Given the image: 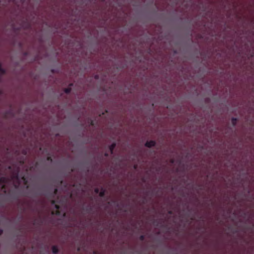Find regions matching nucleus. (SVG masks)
<instances>
[{"mask_svg": "<svg viewBox=\"0 0 254 254\" xmlns=\"http://www.w3.org/2000/svg\"><path fill=\"white\" fill-rule=\"evenodd\" d=\"M105 190L104 188H102L101 191L99 192V196L101 197H104L105 195Z\"/></svg>", "mask_w": 254, "mask_h": 254, "instance_id": "6e6552de", "label": "nucleus"}, {"mask_svg": "<svg viewBox=\"0 0 254 254\" xmlns=\"http://www.w3.org/2000/svg\"><path fill=\"white\" fill-rule=\"evenodd\" d=\"M7 182V179L5 177H0V188L4 189L5 184Z\"/></svg>", "mask_w": 254, "mask_h": 254, "instance_id": "7ed1b4c3", "label": "nucleus"}, {"mask_svg": "<svg viewBox=\"0 0 254 254\" xmlns=\"http://www.w3.org/2000/svg\"><path fill=\"white\" fill-rule=\"evenodd\" d=\"M0 72L1 73V74H5V72H6V71L4 69H3L2 67H1V63H0Z\"/></svg>", "mask_w": 254, "mask_h": 254, "instance_id": "9b49d317", "label": "nucleus"}, {"mask_svg": "<svg viewBox=\"0 0 254 254\" xmlns=\"http://www.w3.org/2000/svg\"><path fill=\"white\" fill-rule=\"evenodd\" d=\"M73 171V170L72 169H71V170H70V172H69V173H71Z\"/></svg>", "mask_w": 254, "mask_h": 254, "instance_id": "4be33fe9", "label": "nucleus"}, {"mask_svg": "<svg viewBox=\"0 0 254 254\" xmlns=\"http://www.w3.org/2000/svg\"><path fill=\"white\" fill-rule=\"evenodd\" d=\"M52 204L55 205V208H56V210H54L52 211V214H56V215L60 216L61 215V212L59 210L60 209V205L56 204V200H51Z\"/></svg>", "mask_w": 254, "mask_h": 254, "instance_id": "f03ea898", "label": "nucleus"}, {"mask_svg": "<svg viewBox=\"0 0 254 254\" xmlns=\"http://www.w3.org/2000/svg\"><path fill=\"white\" fill-rule=\"evenodd\" d=\"M89 122L90 123V125L92 126H94V121L92 120L91 119H90L89 121Z\"/></svg>", "mask_w": 254, "mask_h": 254, "instance_id": "4468645a", "label": "nucleus"}, {"mask_svg": "<svg viewBox=\"0 0 254 254\" xmlns=\"http://www.w3.org/2000/svg\"><path fill=\"white\" fill-rule=\"evenodd\" d=\"M2 74H1L0 72V78L1 77V76Z\"/></svg>", "mask_w": 254, "mask_h": 254, "instance_id": "393cba45", "label": "nucleus"}, {"mask_svg": "<svg viewBox=\"0 0 254 254\" xmlns=\"http://www.w3.org/2000/svg\"><path fill=\"white\" fill-rule=\"evenodd\" d=\"M156 143V141L154 140L147 141L145 143V146L148 148H151L152 147L155 146Z\"/></svg>", "mask_w": 254, "mask_h": 254, "instance_id": "20e7f679", "label": "nucleus"}, {"mask_svg": "<svg viewBox=\"0 0 254 254\" xmlns=\"http://www.w3.org/2000/svg\"><path fill=\"white\" fill-rule=\"evenodd\" d=\"M144 239H145V236H144V235H142L140 236V237H139V240H140V241H144Z\"/></svg>", "mask_w": 254, "mask_h": 254, "instance_id": "ddd939ff", "label": "nucleus"}, {"mask_svg": "<svg viewBox=\"0 0 254 254\" xmlns=\"http://www.w3.org/2000/svg\"><path fill=\"white\" fill-rule=\"evenodd\" d=\"M116 146V143L113 142L111 145H110L109 147L110 153L111 154H113V151Z\"/></svg>", "mask_w": 254, "mask_h": 254, "instance_id": "39448f33", "label": "nucleus"}, {"mask_svg": "<svg viewBox=\"0 0 254 254\" xmlns=\"http://www.w3.org/2000/svg\"><path fill=\"white\" fill-rule=\"evenodd\" d=\"M63 181H61L60 183H61V184H62Z\"/></svg>", "mask_w": 254, "mask_h": 254, "instance_id": "b1692460", "label": "nucleus"}, {"mask_svg": "<svg viewBox=\"0 0 254 254\" xmlns=\"http://www.w3.org/2000/svg\"><path fill=\"white\" fill-rule=\"evenodd\" d=\"M237 122V119L236 118L233 117L231 119V123H232V126L233 127H235L236 125Z\"/></svg>", "mask_w": 254, "mask_h": 254, "instance_id": "9d476101", "label": "nucleus"}, {"mask_svg": "<svg viewBox=\"0 0 254 254\" xmlns=\"http://www.w3.org/2000/svg\"><path fill=\"white\" fill-rule=\"evenodd\" d=\"M94 191L96 193H99V189L98 188H95L94 190Z\"/></svg>", "mask_w": 254, "mask_h": 254, "instance_id": "dca6fc26", "label": "nucleus"}, {"mask_svg": "<svg viewBox=\"0 0 254 254\" xmlns=\"http://www.w3.org/2000/svg\"><path fill=\"white\" fill-rule=\"evenodd\" d=\"M171 163L173 164L175 162V160L174 159H171L170 160Z\"/></svg>", "mask_w": 254, "mask_h": 254, "instance_id": "a211bd4d", "label": "nucleus"}, {"mask_svg": "<svg viewBox=\"0 0 254 254\" xmlns=\"http://www.w3.org/2000/svg\"><path fill=\"white\" fill-rule=\"evenodd\" d=\"M97 77H98V76H97V75H96L95 78H97Z\"/></svg>", "mask_w": 254, "mask_h": 254, "instance_id": "c756f323", "label": "nucleus"}, {"mask_svg": "<svg viewBox=\"0 0 254 254\" xmlns=\"http://www.w3.org/2000/svg\"><path fill=\"white\" fill-rule=\"evenodd\" d=\"M23 153H24V154H26V151H24V152H23Z\"/></svg>", "mask_w": 254, "mask_h": 254, "instance_id": "a878e982", "label": "nucleus"}, {"mask_svg": "<svg viewBox=\"0 0 254 254\" xmlns=\"http://www.w3.org/2000/svg\"><path fill=\"white\" fill-rule=\"evenodd\" d=\"M105 112L107 113V110H105Z\"/></svg>", "mask_w": 254, "mask_h": 254, "instance_id": "7c9ffc66", "label": "nucleus"}, {"mask_svg": "<svg viewBox=\"0 0 254 254\" xmlns=\"http://www.w3.org/2000/svg\"><path fill=\"white\" fill-rule=\"evenodd\" d=\"M10 112H11L10 111H8V112H7V113H10Z\"/></svg>", "mask_w": 254, "mask_h": 254, "instance_id": "cd10ccee", "label": "nucleus"}, {"mask_svg": "<svg viewBox=\"0 0 254 254\" xmlns=\"http://www.w3.org/2000/svg\"><path fill=\"white\" fill-rule=\"evenodd\" d=\"M73 85L72 83L69 84L70 87L66 88L64 89V92L66 94H69L71 91V86Z\"/></svg>", "mask_w": 254, "mask_h": 254, "instance_id": "423d86ee", "label": "nucleus"}, {"mask_svg": "<svg viewBox=\"0 0 254 254\" xmlns=\"http://www.w3.org/2000/svg\"><path fill=\"white\" fill-rule=\"evenodd\" d=\"M77 251H80V248H78Z\"/></svg>", "mask_w": 254, "mask_h": 254, "instance_id": "bb28decb", "label": "nucleus"}, {"mask_svg": "<svg viewBox=\"0 0 254 254\" xmlns=\"http://www.w3.org/2000/svg\"><path fill=\"white\" fill-rule=\"evenodd\" d=\"M22 180L24 182L25 184H26L27 183V181L26 180V179H25V177L23 176L22 177Z\"/></svg>", "mask_w": 254, "mask_h": 254, "instance_id": "2eb2a0df", "label": "nucleus"}, {"mask_svg": "<svg viewBox=\"0 0 254 254\" xmlns=\"http://www.w3.org/2000/svg\"><path fill=\"white\" fill-rule=\"evenodd\" d=\"M52 252L54 254H57L59 252V249L57 246H53L52 248Z\"/></svg>", "mask_w": 254, "mask_h": 254, "instance_id": "0eeeda50", "label": "nucleus"}, {"mask_svg": "<svg viewBox=\"0 0 254 254\" xmlns=\"http://www.w3.org/2000/svg\"><path fill=\"white\" fill-rule=\"evenodd\" d=\"M47 160L52 162V159L51 157H47Z\"/></svg>", "mask_w": 254, "mask_h": 254, "instance_id": "f3484780", "label": "nucleus"}, {"mask_svg": "<svg viewBox=\"0 0 254 254\" xmlns=\"http://www.w3.org/2000/svg\"><path fill=\"white\" fill-rule=\"evenodd\" d=\"M133 167H134V169H136L137 167V165H136V164L134 165Z\"/></svg>", "mask_w": 254, "mask_h": 254, "instance_id": "412c9836", "label": "nucleus"}, {"mask_svg": "<svg viewBox=\"0 0 254 254\" xmlns=\"http://www.w3.org/2000/svg\"><path fill=\"white\" fill-rule=\"evenodd\" d=\"M57 193H58V189L57 188H55L54 189L53 193L52 194V196L54 197L55 195H56L57 194Z\"/></svg>", "mask_w": 254, "mask_h": 254, "instance_id": "f8f14e48", "label": "nucleus"}, {"mask_svg": "<svg viewBox=\"0 0 254 254\" xmlns=\"http://www.w3.org/2000/svg\"><path fill=\"white\" fill-rule=\"evenodd\" d=\"M172 211H169V214H172Z\"/></svg>", "mask_w": 254, "mask_h": 254, "instance_id": "5701e85b", "label": "nucleus"}, {"mask_svg": "<svg viewBox=\"0 0 254 254\" xmlns=\"http://www.w3.org/2000/svg\"><path fill=\"white\" fill-rule=\"evenodd\" d=\"M3 232V230L1 229H0V236H1Z\"/></svg>", "mask_w": 254, "mask_h": 254, "instance_id": "6ab92c4d", "label": "nucleus"}, {"mask_svg": "<svg viewBox=\"0 0 254 254\" xmlns=\"http://www.w3.org/2000/svg\"><path fill=\"white\" fill-rule=\"evenodd\" d=\"M8 169L12 172V179L19 181V173L20 171V169L19 167L16 166V165L9 166L8 167ZM19 182L18 183V185H15V188H17L18 185H19Z\"/></svg>", "mask_w": 254, "mask_h": 254, "instance_id": "f257e3e1", "label": "nucleus"}, {"mask_svg": "<svg viewBox=\"0 0 254 254\" xmlns=\"http://www.w3.org/2000/svg\"><path fill=\"white\" fill-rule=\"evenodd\" d=\"M84 210H85L87 212L90 213L92 211L93 207L91 206H87L85 208H84Z\"/></svg>", "mask_w": 254, "mask_h": 254, "instance_id": "1a4fd4ad", "label": "nucleus"}, {"mask_svg": "<svg viewBox=\"0 0 254 254\" xmlns=\"http://www.w3.org/2000/svg\"><path fill=\"white\" fill-rule=\"evenodd\" d=\"M104 156L105 157H108L109 156V154L108 153L106 152V153H104Z\"/></svg>", "mask_w": 254, "mask_h": 254, "instance_id": "aec40b11", "label": "nucleus"}, {"mask_svg": "<svg viewBox=\"0 0 254 254\" xmlns=\"http://www.w3.org/2000/svg\"><path fill=\"white\" fill-rule=\"evenodd\" d=\"M143 203H145V201L143 200V202H142Z\"/></svg>", "mask_w": 254, "mask_h": 254, "instance_id": "c85d7f7f", "label": "nucleus"}]
</instances>
